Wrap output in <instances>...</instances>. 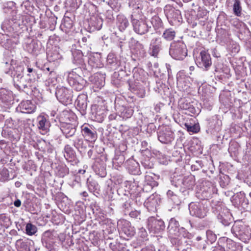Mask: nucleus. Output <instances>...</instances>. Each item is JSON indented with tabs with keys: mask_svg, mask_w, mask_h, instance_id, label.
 Here are the masks:
<instances>
[{
	"mask_svg": "<svg viewBox=\"0 0 251 251\" xmlns=\"http://www.w3.org/2000/svg\"><path fill=\"white\" fill-rule=\"evenodd\" d=\"M27 75L29 76H30V74H28Z\"/></svg>",
	"mask_w": 251,
	"mask_h": 251,
	"instance_id": "nucleus-62",
	"label": "nucleus"
},
{
	"mask_svg": "<svg viewBox=\"0 0 251 251\" xmlns=\"http://www.w3.org/2000/svg\"><path fill=\"white\" fill-rule=\"evenodd\" d=\"M81 132L86 140L93 142L97 139V133L89 124L85 123L81 127Z\"/></svg>",
	"mask_w": 251,
	"mask_h": 251,
	"instance_id": "nucleus-11",
	"label": "nucleus"
},
{
	"mask_svg": "<svg viewBox=\"0 0 251 251\" xmlns=\"http://www.w3.org/2000/svg\"><path fill=\"white\" fill-rule=\"evenodd\" d=\"M82 40L83 42H87V38L85 37H84L82 38Z\"/></svg>",
	"mask_w": 251,
	"mask_h": 251,
	"instance_id": "nucleus-53",
	"label": "nucleus"
},
{
	"mask_svg": "<svg viewBox=\"0 0 251 251\" xmlns=\"http://www.w3.org/2000/svg\"><path fill=\"white\" fill-rule=\"evenodd\" d=\"M94 59V57H91L89 58V63L93 66V67H98V64H96L95 63H94V64H92V63L93 62V60Z\"/></svg>",
	"mask_w": 251,
	"mask_h": 251,
	"instance_id": "nucleus-46",
	"label": "nucleus"
},
{
	"mask_svg": "<svg viewBox=\"0 0 251 251\" xmlns=\"http://www.w3.org/2000/svg\"><path fill=\"white\" fill-rule=\"evenodd\" d=\"M185 126L186 127L187 130L188 132H192L193 133H198L200 131L199 126L197 125H194L191 126L188 123H185Z\"/></svg>",
	"mask_w": 251,
	"mask_h": 251,
	"instance_id": "nucleus-31",
	"label": "nucleus"
},
{
	"mask_svg": "<svg viewBox=\"0 0 251 251\" xmlns=\"http://www.w3.org/2000/svg\"><path fill=\"white\" fill-rule=\"evenodd\" d=\"M73 24L72 21L69 19L65 20L64 23L61 25V28L63 31L66 33H69L73 28Z\"/></svg>",
	"mask_w": 251,
	"mask_h": 251,
	"instance_id": "nucleus-26",
	"label": "nucleus"
},
{
	"mask_svg": "<svg viewBox=\"0 0 251 251\" xmlns=\"http://www.w3.org/2000/svg\"><path fill=\"white\" fill-rule=\"evenodd\" d=\"M186 18L188 23L192 27L194 28L197 26L198 24L197 16V15L195 14V12L188 14Z\"/></svg>",
	"mask_w": 251,
	"mask_h": 251,
	"instance_id": "nucleus-24",
	"label": "nucleus"
},
{
	"mask_svg": "<svg viewBox=\"0 0 251 251\" xmlns=\"http://www.w3.org/2000/svg\"><path fill=\"white\" fill-rule=\"evenodd\" d=\"M26 233L28 235H32L36 232V228L31 224H27L25 227Z\"/></svg>",
	"mask_w": 251,
	"mask_h": 251,
	"instance_id": "nucleus-33",
	"label": "nucleus"
},
{
	"mask_svg": "<svg viewBox=\"0 0 251 251\" xmlns=\"http://www.w3.org/2000/svg\"><path fill=\"white\" fill-rule=\"evenodd\" d=\"M143 235L144 236H145L146 235V232L145 231L143 233Z\"/></svg>",
	"mask_w": 251,
	"mask_h": 251,
	"instance_id": "nucleus-59",
	"label": "nucleus"
},
{
	"mask_svg": "<svg viewBox=\"0 0 251 251\" xmlns=\"http://www.w3.org/2000/svg\"><path fill=\"white\" fill-rule=\"evenodd\" d=\"M164 11L171 25H174L179 24L181 22L182 17L179 10L170 6H166Z\"/></svg>",
	"mask_w": 251,
	"mask_h": 251,
	"instance_id": "nucleus-5",
	"label": "nucleus"
},
{
	"mask_svg": "<svg viewBox=\"0 0 251 251\" xmlns=\"http://www.w3.org/2000/svg\"><path fill=\"white\" fill-rule=\"evenodd\" d=\"M195 69V67L194 66H190L189 67V70L192 72Z\"/></svg>",
	"mask_w": 251,
	"mask_h": 251,
	"instance_id": "nucleus-51",
	"label": "nucleus"
},
{
	"mask_svg": "<svg viewBox=\"0 0 251 251\" xmlns=\"http://www.w3.org/2000/svg\"><path fill=\"white\" fill-rule=\"evenodd\" d=\"M70 114L68 110H63L58 116V120L62 124L68 123L70 121Z\"/></svg>",
	"mask_w": 251,
	"mask_h": 251,
	"instance_id": "nucleus-23",
	"label": "nucleus"
},
{
	"mask_svg": "<svg viewBox=\"0 0 251 251\" xmlns=\"http://www.w3.org/2000/svg\"><path fill=\"white\" fill-rule=\"evenodd\" d=\"M92 151L91 150H90V151H88V153L89 154V153H90V154H91V153H92Z\"/></svg>",
	"mask_w": 251,
	"mask_h": 251,
	"instance_id": "nucleus-57",
	"label": "nucleus"
},
{
	"mask_svg": "<svg viewBox=\"0 0 251 251\" xmlns=\"http://www.w3.org/2000/svg\"><path fill=\"white\" fill-rule=\"evenodd\" d=\"M9 177V171L5 168H3L0 170V180L5 181L7 180Z\"/></svg>",
	"mask_w": 251,
	"mask_h": 251,
	"instance_id": "nucleus-29",
	"label": "nucleus"
},
{
	"mask_svg": "<svg viewBox=\"0 0 251 251\" xmlns=\"http://www.w3.org/2000/svg\"><path fill=\"white\" fill-rule=\"evenodd\" d=\"M197 239H198V240H200L201 239V237H197Z\"/></svg>",
	"mask_w": 251,
	"mask_h": 251,
	"instance_id": "nucleus-58",
	"label": "nucleus"
},
{
	"mask_svg": "<svg viewBox=\"0 0 251 251\" xmlns=\"http://www.w3.org/2000/svg\"><path fill=\"white\" fill-rule=\"evenodd\" d=\"M203 18H204V17H201V18H199L197 17L198 23L202 26H203L206 24V23H207V21L208 19V18H205V19H204Z\"/></svg>",
	"mask_w": 251,
	"mask_h": 251,
	"instance_id": "nucleus-41",
	"label": "nucleus"
},
{
	"mask_svg": "<svg viewBox=\"0 0 251 251\" xmlns=\"http://www.w3.org/2000/svg\"><path fill=\"white\" fill-rule=\"evenodd\" d=\"M231 23L236 28H239L241 26L242 23L238 19L235 18L231 20Z\"/></svg>",
	"mask_w": 251,
	"mask_h": 251,
	"instance_id": "nucleus-38",
	"label": "nucleus"
},
{
	"mask_svg": "<svg viewBox=\"0 0 251 251\" xmlns=\"http://www.w3.org/2000/svg\"><path fill=\"white\" fill-rule=\"evenodd\" d=\"M117 25L120 31H123L129 25L128 20L122 15H118L117 17Z\"/></svg>",
	"mask_w": 251,
	"mask_h": 251,
	"instance_id": "nucleus-17",
	"label": "nucleus"
},
{
	"mask_svg": "<svg viewBox=\"0 0 251 251\" xmlns=\"http://www.w3.org/2000/svg\"><path fill=\"white\" fill-rule=\"evenodd\" d=\"M182 184L185 189H192L195 184L194 176L190 175L185 176L183 179Z\"/></svg>",
	"mask_w": 251,
	"mask_h": 251,
	"instance_id": "nucleus-19",
	"label": "nucleus"
},
{
	"mask_svg": "<svg viewBox=\"0 0 251 251\" xmlns=\"http://www.w3.org/2000/svg\"><path fill=\"white\" fill-rule=\"evenodd\" d=\"M48 56L51 61H55L60 58V55L57 51L51 52L50 54L48 53Z\"/></svg>",
	"mask_w": 251,
	"mask_h": 251,
	"instance_id": "nucleus-37",
	"label": "nucleus"
},
{
	"mask_svg": "<svg viewBox=\"0 0 251 251\" xmlns=\"http://www.w3.org/2000/svg\"><path fill=\"white\" fill-rule=\"evenodd\" d=\"M153 20H155L156 21H158L159 22L161 21L160 19L159 18L158 16H155L152 18V23H153Z\"/></svg>",
	"mask_w": 251,
	"mask_h": 251,
	"instance_id": "nucleus-48",
	"label": "nucleus"
},
{
	"mask_svg": "<svg viewBox=\"0 0 251 251\" xmlns=\"http://www.w3.org/2000/svg\"><path fill=\"white\" fill-rule=\"evenodd\" d=\"M196 63L199 67L208 70L212 64L210 54L205 50L201 51L200 56L197 58Z\"/></svg>",
	"mask_w": 251,
	"mask_h": 251,
	"instance_id": "nucleus-7",
	"label": "nucleus"
},
{
	"mask_svg": "<svg viewBox=\"0 0 251 251\" xmlns=\"http://www.w3.org/2000/svg\"><path fill=\"white\" fill-rule=\"evenodd\" d=\"M135 53L139 57L144 58L146 55V51L144 46L140 43L137 42L135 48Z\"/></svg>",
	"mask_w": 251,
	"mask_h": 251,
	"instance_id": "nucleus-20",
	"label": "nucleus"
},
{
	"mask_svg": "<svg viewBox=\"0 0 251 251\" xmlns=\"http://www.w3.org/2000/svg\"><path fill=\"white\" fill-rule=\"evenodd\" d=\"M87 95L85 94H79L75 100L76 108L81 113L85 112L87 107Z\"/></svg>",
	"mask_w": 251,
	"mask_h": 251,
	"instance_id": "nucleus-13",
	"label": "nucleus"
},
{
	"mask_svg": "<svg viewBox=\"0 0 251 251\" xmlns=\"http://www.w3.org/2000/svg\"><path fill=\"white\" fill-rule=\"evenodd\" d=\"M169 53L176 60H183L187 55L186 46L182 42H174L171 44Z\"/></svg>",
	"mask_w": 251,
	"mask_h": 251,
	"instance_id": "nucleus-1",
	"label": "nucleus"
},
{
	"mask_svg": "<svg viewBox=\"0 0 251 251\" xmlns=\"http://www.w3.org/2000/svg\"><path fill=\"white\" fill-rule=\"evenodd\" d=\"M112 2H113V1H107V3L108 5H110L112 4Z\"/></svg>",
	"mask_w": 251,
	"mask_h": 251,
	"instance_id": "nucleus-54",
	"label": "nucleus"
},
{
	"mask_svg": "<svg viewBox=\"0 0 251 251\" xmlns=\"http://www.w3.org/2000/svg\"><path fill=\"white\" fill-rule=\"evenodd\" d=\"M22 113L30 114L35 111L36 105L29 100L22 101L19 106Z\"/></svg>",
	"mask_w": 251,
	"mask_h": 251,
	"instance_id": "nucleus-14",
	"label": "nucleus"
},
{
	"mask_svg": "<svg viewBox=\"0 0 251 251\" xmlns=\"http://www.w3.org/2000/svg\"><path fill=\"white\" fill-rule=\"evenodd\" d=\"M233 10L234 14L238 16H241L242 14V7L240 1H235L233 4Z\"/></svg>",
	"mask_w": 251,
	"mask_h": 251,
	"instance_id": "nucleus-28",
	"label": "nucleus"
},
{
	"mask_svg": "<svg viewBox=\"0 0 251 251\" xmlns=\"http://www.w3.org/2000/svg\"><path fill=\"white\" fill-rule=\"evenodd\" d=\"M91 81L94 84V87L101 89L104 85V81L100 79L98 75H95L91 78Z\"/></svg>",
	"mask_w": 251,
	"mask_h": 251,
	"instance_id": "nucleus-25",
	"label": "nucleus"
},
{
	"mask_svg": "<svg viewBox=\"0 0 251 251\" xmlns=\"http://www.w3.org/2000/svg\"><path fill=\"white\" fill-rule=\"evenodd\" d=\"M68 81L69 84L76 90H80L83 88V79L75 70L69 73Z\"/></svg>",
	"mask_w": 251,
	"mask_h": 251,
	"instance_id": "nucleus-6",
	"label": "nucleus"
},
{
	"mask_svg": "<svg viewBox=\"0 0 251 251\" xmlns=\"http://www.w3.org/2000/svg\"><path fill=\"white\" fill-rule=\"evenodd\" d=\"M208 11L206 9H199L198 11L197 16L198 18H201L204 17V19L208 18Z\"/></svg>",
	"mask_w": 251,
	"mask_h": 251,
	"instance_id": "nucleus-35",
	"label": "nucleus"
},
{
	"mask_svg": "<svg viewBox=\"0 0 251 251\" xmlns=\"http://www.w3.org/2000/svg\"><path fill=\"white\" fill-rule=\"evenodd\" d=\"M119 233L121 237L128 240L132 237L135 233L134 227L131 226L130 223L127 220H122L118 223Z\"/></svg>",
	"mask_w": 251,
	"mask_h": 251,
	"instance_id": "nucleus-4",
	"label": "nucleus"
},
{
	"mask_svg": "<svg viewBox=\"0 0 251 251\" xmlns=\"http://www.w3.org/2000/svg\"><path fill=\"white\" fill-rule=\"evenodd\" d=\"M77 4H76L75 6H74V8H77Z\"/></svg>",
	"mask_w": 251,
	"mask_h": 251,
	"instance_id": "nucleus-60",
	"label": "nucleus"
},
{
	"mask_svg": "<svg viewBox=\"0 0 251 251\" xmlns=\"http://www.w3.org/2000/svg\"><path fill=\"white\" fill-rule=\"evenodd\" d=\"M105 14L106 16V18L108 20H111L113 18V14L111 11H106Z\"/></svg>",
	"mask_w": 251,
	"mask_h": 251,
	"instance_id": "nucleus-44",
	"label": "nucleus"
},
{
	"mask_svg": "<svg viewBox=\"0 0 251 251\" xmlns=\"http://www.w3.org/2000/svg\"><path fill=\"white\" fill-rule=\"evenodd\" d=\"M176 33L174 30L170 28L166 29L163 32L162 37L167 41H171L176 37Z\"/></svg>",
	"mask_w": 251,
	"mask_h": 251,
	"instance_id": "nucleus-22",
	"label": "nucleus"
},
{
	"mask_svg": "<svg viewBox=\"0 0 251 251\" xmlns=\"http://www.w3.org/2000/svg\"><path fill=\"white\" fill-rule=\"evenodd\" d=\"M92 151L91 150H90V151H88V153L89 154V153H90V154H91V153H92Z\"/></svg>",
	"mask_w": 251,
	"mask_h": 251,
	"instance_id": "nucleus-56",
	"label": "nucleus"
},
{
	"mask_svg": "<svg viewBox=\"0 0 251 251\" xmlns=\"http://www.w3.org/2000/svg\"><path fill=\"white\" fill-rule=\"evenodd\" d=\"M109 119L110 120H113V119H115V117L113 115H110L109 116Z\"/></svg>",
	"mask_w": 251,
	"mask_h": 251,
	"instance_id": "nucleus-52",
	"label": "nucleus"
},
{
	"mask_svg": "<svg viewBox=\"0 0 251 251\" xmlns=\"http://www.w3.org/2000/svg\"><path fill=\"white\" fill-rule=\"evenodd\" d=\"M97 19V17H92V18H91V20L94 21V19Z\"/></svg>",
	"mask_w": 251,
	"mask_h": 251,
	"instance_id": "nucleus-55",
	"label": "nucleus"
},
{
	"mask_svg": "<svg viewBox=\"0 0 251 251\" xmlns=\"http://www.w3.org/2000/svg\"><path fill=\"white\" fill-rule=\"evenodd\" d=\"M74 63L77 64H82L83 63V55L80 50H75L73 52Z\"/></svg>",
	"mask_w": 251,
	"mask_h": 251,
	"instance_id": "nucleus-21",
	"label": "nucleus"
},
{
	"mask_svg": "<svg viewBox=\"0 0 251 251\" xmlns=\"http://www.w3.org/2000/svg\"><path fill=\"white\" fill-rule=\"evenodd\" d=\"M179 106L181 109L186 111L187 114L192 115L196 113L195 107L186 100L180 101Z\"/></svg>",
	"mask_w": 251,
	"mask_h": 251,
	"instance_id": "nucleus-16",
	"label": "nucleus"
},
{
	"mask_svg": "<svg viewBox=\"0 0 251 251\" xmlns=\"http://www.w3.org/2000/svg\"><path fill=\"white\" fill-rule=\"evenodd\" d=\"M160 50V46L158 45H153L150 48V54L154 57H157Z\"/></svg>",
	"mask_w": 251,
	"mask_h": 251,
	"instance_id": "nucleus-32",
	"label": "nucleus"
},
{
	"mask_svg": "<svg viewBox=\"0 0 251 251\" xmlns=\"http://www.w3.org/2000/svg\"><path fill=\"white\" fill-rule=\"evenodd\" d=\"M140 215V212L134 210L130 212L129 216L133 218H138Z\"/></svg>",
	"mask_w": 251,
	"mask_h": 251,
	"instance_id": "nucleus-43",
	"label": "nucleus"
},
{
	"mask_svg": "<svg viewBox=\"0 0 251 251\" xmlns=\"http://www.w3.org/2000/svg\"><path fill=\"white\" fill-rule=\"evenodd\" d=\"M190 214L199 218H203L206 216V210L202 203L200 202H192L189 205Z\"/></svg>",
	"mask_w": 251,
	"mask_h": 251,
	"instance_id": "nucleus-8",
	"label": "nucleus"
},
{
	"mask_svg": "<svg viewBox=\"0 0 251 251\" xmlns=\"http://www.w3.org/2000/svg\"><path fill=\"white\" fill-rule=\"evenodd\" d=\"M33 71V69H32V68H30V67H27V72H28L29 73H32Z\"/></svg>",
	"mask_w": 251,
	"mask_h": 251,
	"instance_id": "nucleus-50",
	"label": "nucleus"
},
{
	"mask_svg": "<svg viewBox=\"0 0 251 251\" xmlns=\"http://www.w3.org/2000/svg\"><path fill=\"white\" fill-rule=\"evenodd\" d=\"M179 236H182L184 238L191 239L192 235L189 233L184 228L182 227L179 230Z\"/></svg>",
	"mask_w": 251,
	"mask_h": 251,
	"instance_id": "nucleus-36",
	"label": "nucleus"
},
{
	"mask_svg": "<svg viewBox=\"0 0 251 251\" xmlns=\"http://www.w3.org/2000/svg\"><path fill=\"white\" fill-rule=\"evenodd\" d=\"M87 186L89 190L91 192H95L97 189L98 184L94 180L87 179Z\"/></svg>",
	"mask_w": 251,
	"mask_h": 251,
	"instance_id": "nucleus-30",
	"label": "nucleus"
},
{
	"mask_svg": "<svg viewBox=\"0 0 251 251\" xmlns=\"http://www.w3.org/2000/svg\"><path fill=\"white\" fill-rule=\"evenodd\" d=\"M165 225L161 220H158L154 217H150L148 219V228L153 233H159L164 230Z\"/></svg>",
	"mask_w": 251,
	"mask_h": 251,
	"instance_id": "nucleus-10",
	"label": "nucleus"
},
{
	"mask_svg": "<svg viewBox=\"0 0 251 251\" xmlns=\"http://www.w3.org/2000/svg\"><path fill=\"white\" fill-rule=\"evenodd\" d=\"M64 155L67 161H72L75 157V151L70 145H67L64 148Z\"/></svg>",
	"mask_w": 251,
	"mask_h": 251,
	"instance_id": "nucleus-18",
	"label": "nucleus"
},
{
	"mask_svg": "<svg viewBox=\"0 0 251 251\" xmlns=\"http://www.w3.org/2000/svg\"><path fill=\"white\" fill-rule=\"evenodd\" d=\"M81 195L84 197H87L88 196L87 193L86 191H84L81 193Z\"/></svg>",
	"mask_w": 251,
	"mask_h": 251,
	"instance_id": "nucleus-49",
	"label": "nucleus"
},
{
	"mask_svg": "<svg viewBox=\"0 0 251 251\" xmlns=\"http://www.w3.org/2000/svg\"><path fill=\"white\" fill-rule=\"evenodd\" d=\"M133 113V110L130 108H125L121 113L123 119H127L130 118Z\"/></svg>",
	"mask_w": 251,
	"mask_h": 251,
	"instance_id": "nucleus-34",
	"label": "nucleus"
},
{
	"mask_svg": "<svg viewBox=\"0 0 251 251\" xmlns=\"http://www.w3.org/2000/svg\"><path fill=\"white\" fill-rule=\"evenodd\" d=\"M14 204L15 206L19 207L21 205V201L20 200H17L14 201Z\"/></svg>",
	"mask_w": 251,
	"mask_h": 251,
	"instance_id": "nucleus-47",
	"label": "nucleus"
},
{
	"mask_svg": "<svg viewBox=\"0 0 251 251\" xmlns=\"http://www.w3.org/2000/svg\"><path fill=\"white\" fill-rule=\"evenodd\" d=\"M132 25L134 31L140 35L146 33L149 30V26L144 20H132Z\"/></svg>",
	"mask_w": 251,
	"mask_h": 251,
	"instance_id": "nucleus-12",
	"label": "nucleus"
},
{
	"mask_svg": "<svg viewBox=\"0 0 251 251\" xmlns=\"http://www.w3.org/2000/svg\"><path fill=\"white\" fill-rule=\"evenodd\" d=\"M38 126L40 129L45 131L47 129L46 124L47 120L46 118L44 116H39L38 117Z\"/></svg>",
	"mask_w": 251,
	"mask_h": 251,
	"instance_id": "nucleus-27",
	"label": "nucleus"
},
{
	"mask_svg": "<svg viewBox=\"0 0 251 251\" xmlns=\"http://www.w3.org/2000/svg\"><path fill=\"white\" fill-rule=\"evenodd\" d=\"M35 167V165L33 162L31 160H28L26 163V165L24 167V169L26 171L30 170L31 168Z\"/></svg>",
	"mask_w": 251,
	"mask_h": 251,
	"instance_id": "nucleus-39",
	"label": "nucleus"
},
{
	"mask_svg": "<svg viewBox=\"0 0 251 251\" xmlns=\"http://www.w3.org/2000/svg\"><path fill=\"white\" fill-rule=\"evenodd\" d=\"M249 196H250V197H251V192L250 193Z\"/></svg>",
	"mask_w": 251,
	"mask_h": 251,
	"instance_id": "nucleus-61",
	"label": "nucleus"
},
{
	"mask_svg": "<svg viewBox=\"0 0 251 251\" xmlns=\"http://www.w3.org/2000/svg\"><path fill=\"white\" fill-rule=\"evenodd\" d=\"M171 226L177 227L179 226V223L174 218H171L169 222V226Z\"/></svg>",
	"mask_w": 251,
	"mask_h": 251,
	"instance_id": "nucleus-42",
	"label": "nucleus"
},
{
	"mask_svg": "<svg viewBox=\"0 0 251 251\" xmlns=\"http://www.w3.org/2000/svg\"><path fill=\"white\" fill-rule=\"evenodd\" d=\"M60 129L66 138L72 137L76 132L75 128L69 123L62 124Z\"/></svg>",
	"mask_w": 251,
	"mask_h": 251,
	"instance_id": "nucleus-15",
	"label": "nucleus"
},
{
	"mask_svg": "<svg viewBox=\"0 0 251 251\" xmlns=\"http://www.w3.org/2000/svg\"><path fill=\"white\" fill-rule=\"evenodd\" d=\"M52 236V234L50 231H46L44 233L43 239L46 242H49L50 241L49 238Z\"/></svg>",
	"mask_w": 251,
	"mask_h": 251,
	"instance_id": "nucleus-40",
	"label": "nucleus"
},
{
	"mask_svg": "<svg viewBox=\"0 0 251 251\" xmlns=\"http://www.w3.org/2000/svg\"><path fill=\"white\" fill-rule=\"evenodd\" d=\"M158 139L162 143H170L174 139V133L169 128L163 127L158 132Z\"/></svg>",
	"mask_w": 251,
	"mask_h": 251,
	"instance_id": "nucleus-9",
	"label": "nucleus"
},
{
	"mask_svg": "<svg viewBox=\"0 0 251 251\" xmlns=\"http://www.w3.org/2000/svg\"><path fill=\"white\" fill-rule=\"evenodd\" d=\"M97 20L98 24L97 25H94V26H96V28H100L102 25V20L101 18H99V19H97Z\"/></svg>",
	"mask_w": 251,
	"mask_h": 251,
	"instance_id": "nucleus-45",
	"label": "nucleus"
},
{
	"mask_svg": "<svg viewBox=\"0 0 251 251\" xmlns=\"http://www.w3.org/2000/svg\"><path fill=\"white\" fill-rule=\"evenodd\" d=\"M55 95L58 100L64 104L67 105L72 101V92L66 87H57Z\"/></svg>",
	"mask_w": 251,
	"mask_h": 251,
	"instance_id": "nucleus-3",
	"label": "nucleus"
},
{
	"mask_svg": "<svg viewBox=\"0 0 251 251\" xmlns=\"http://www.w3.org/2000/svg\"><path fill=\"white\" fill-rule=\"evenodd\" d=\"M231 231L237 237L244 243H248L251 238V234L249 232L248 227L240 221L234 224Z\"/></svg>",
	"mask_w": 251,
	"mask_h": 251,
	"instance_id": "nucleus-2",
	"label": "nucleus"
}]
</instances>
